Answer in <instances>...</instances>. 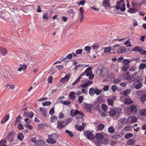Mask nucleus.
I'll return each instance as SVG.
<instances>
[{"instance_id":"nucleus-14","label":"nucleus","mask_w":146,"mask_h":146,"mask_svg":"<svg viewBox=\"0 0 146 146\" xmlns=\"http://www.w3.org/2000/svg\"><path fill=\"white\" fill-rule=\"evenodd\" d=\"M125 49L124 47L121 46L119 47L117 51V53L118 54H121L124 52L125 51Z\"/></svg>"},{"instance_id":"nucleus-9","label":"nucleus","mask_w":146,"mask_h":146,"mask_svg":"<svg viewBox=\"0 0 146 146\" xmlns=\"http://www.w3.org/2000/svg\"><path fill=\"white\" fill-rule=\"evenodd\" d=\"M102 4L103 6L106 8H107L110 6V0H104Z\"/></svg>"},{"instance_id":"nucleus-50","label":"nucleus","mask_w":146,"mask_h":146,"mask_svg":"<svg viewBox=\"0 0 146 146\" xmlns=\"http://www.w3.org/2000/svg\"><path fill=\"white\" fill-rule=\"evenodd\" d=\"M65 132L67 133L71 137H72L74 136L72 132L68 130H66L65 131Z\"/></svg>"},{"instance_id":"nucleus-15","label":"nucleus","mask_w":146,"mask_h":146,"mask_svg":"<svg viewBox=\"0 0 146 146\" xmlns=\"http://www.w3.org/2000/svg\"><path fill=\"white\" fill-rule=\"evenodd\" d=\"M131 92V90L130 89H127L126 90H124L123 93L122 92L121 93V94H123L125 96H127L129 94H130Z\"/></svg>"},{"instance_id":"nucleus-55","label":"nucleus","mask_w":146,"mask_h":146,"mask_svg":"<svg viewBox=\"0 0 146 146\" xmlns=\"http://www.w3.org/2000/svg\"><path fill=\"white\" fill-rule=\"evenodd\" d=\"M43 18L44 20H48L49 19L48 14L46 13H44L43 15Z\"/></svg>"},{"instance_id":"nucleus-34","label":"nucleus","mask_w":146,"mask_h":146,"mask_svg":"<svg viewBox=\"0 0 146 146\" xmlns=\"http://www.w3.org/2000/svg\"><path fill=\"white\" fill-rule=\"evenodd\" d=\"M111 49V46L106 47L104 49V52L106 53L109 52Z\"/></svg>"},{"instance_id":"nucleus-19","label":"nucleus","mask_w":146,"mask_h":146,"mask_svg":"<svg viewBox=\"0 0 146 146\" xmlns=\"http://www.w3.org/2000/svg\"><path fill=\"white\" fill-rule=\"evenodd\" d=\"M96 137L98 140H100L104 137V135L101 133H97L96 135Z\"/></svg>"},{"instance_id":"nucleus-47","label":"nucleus","mask_w":146,"mask_h":146,"mask_svg":"<svg viewBox=\"0 0 146 146\" xmlns=\"http://www.w3.org/2000/svg\"><path fill=\"white\" fill-rule=\"evenodd\" d=\"M140 114L142 116H146V110L145 109H143L142 110L140 111Z\"/></svg>"},{"instance_id":"nucleus-43","label":"nucleus","mask_w":146,"mask_h":146,"mask_svg":"<svg viewBox=\"0 0 146 146\" xmlns=\"http://www.w3.org/2000/svg\"><path fill=\"white\" fill-rule=\"evenodd\" d=\"M120 45L119 44H116L114 45L112 49L114 51H117Z\"/></svg>"},{"instance_id":"nucleus-58","label":"nucleus","mask_w":146,"mask_h":146,"mask_svg":"<svg viewBox=\"0 0 146 146\" xmlns=\"http://www.w3.org/2000/svg\"><path fill=\"white\" fill-rule=\"evenodd\" d=\"M51 104L50 102L46 101L45 102H44L42 103V105L44 106H49Z\"/></svg>"},{"instance_id":"nucleus-33","label":"nucleus","mask_w":146,"mask_h":146,"mask_svg":"<svg viewBox=\"0 0 146 146\" xmlns=\"http://www.w3.org/2000/svg\"><path fill=\"white\" fill-rule=\"evenodd\" d=\"M75 128L78 130L79 131H81L84 129V127L81 125L78 126L76 125L75 126Z\"/></svg>"},{"instance_id":"nucleus-8","label":"nucleus","mask_w":146,"mask_h":146,"mask_svg":"<svg viewBox=\"0 0 146 146\" xmlns=\"http://www.w3.org/2000/svg\"><path fill=\"white\" fill-rule=\"evenodd\" d=\"M23 116L25 117L32 118L34 116V113L32 111L29 112H25L23 114Z\"/></svg>"},{"instance_id":"nucleus-49","label":"nucleus","mask_w":146,"mask_h":146,"mask_svg":"<svg viewBox=\"0 0 146 146\" xmlns=\"http://www.w3.org/2000/svg\"><path fill=\"white\" fill-rule=\"evenodd\" d=\"M124 44L126 45L127 46L131 47V46L129 40H128L125 41L124 43Z\"/></svg>"},{"instance_id":"nucleus-42","label":"nucleus","mask_w":146,"mask_h":146,"mask_svg":"<svg viewBox=\"0 0 146 146\" xmlns=\"http://www.w3.org/2000/svg\"><path fill=\"white\" fill-rule=\"evenodd\" d=\"M126 120V118L125 117H123L122 118L119 119L118 120V121L120 122V123H122L123 124H125V120Z\"/></svg>"},{"instance_id":"nucleus-16","label":"nucleus","mask_w":146,"mask_h":146,"mask_svg":"<svg viewBox=\"0 0 146 146\" xmlns=\"http://www.w3.org/2000/svg\"><path fill=\"white\" fill-rule=\"evenodd\" d=\"M39 110L41 112L42 114L45 117H46L47 113L46 110L43 108H40Z\"/></svg>"},{"instance_id":"nucleus-1","label":"nucleus","mask_w":146,"mask_h":146,"mask_svg":"<svg viewBox=\"0 0 146 146\" xmlns=\"http://www.w3.org/2000/svg\"><path fill=\"white\" fill-rule=\"evenodd\" d=\"M92 68L89 67L87 68L85 72L82 73L78 77V78L72 84V85H75L80 81L81 77L86 75L87 76H89V79L90 80L92 79L94 77V75L92 74Z\"/></svg>"},{"instance_id":"nucleus-7","label":"nucleus","mask_w":146,"mask_h":146,"mask_svg":"<svg viewBox=\"0 0 146 146\" xmlns=\"http://www.w3.org/2000/svg\"><path fill=\"white\" fill-rule=\"evenodd\" d=\"M129 109L132 114H134L137 112V108L134 105H131L129 106Z\"/></svg>"},{"instance_id":"nucleus-61","label":"nucleus","mask_w":146,"mask_h":146,"mask_svg":"<svg viewBox=\"0 0 146 146\" xmlns=\"http://www.w3.org/2000/svg\"><path fill=\"white\" fill-rule=\"evenodd\" d=\"M104 127V125L103 124H100L98 127V129L100 130H102Z\"/></svg>"},{"instance_id":"nucleus-11","label":"nucleus","mask_w":146,"mask_h":146,"mask_svg":"<svg viewBox=\"0 0 146 146\" xmlns=\"http://www.w3.org/2000/svg\"><path fill=\"white\" fill-rule=\"evenodd\" d=\"M45 144L42 141H38L35 142V146H44Z\"/></svg>"},{"instance_id":"nucleus-57","label":"nucleus","mask_w":146,"mask_h":146,"mask_svg":"<svg viewBox=\"0 0 146 146\" xmlns=\"http://www.w3.org/2000/svg\"><path fill=\"white\" fill-rule=\"evenodd\" d=\"M132 134L131 133H129L126 134L125 136V137L126 139H128L129 137H132Z\"/></svg>"},{"instance_id":"nucleus-59","label":"nucleus","mask_w":146,"mask_h":146,"mask_svg":"<svg viewBox=\"0 0 146 146\" xmlns=\"http://www.w3.org/2000/svg\"><path fill=\"white\" fill-rule=\"evenodd\" d=\"M120 135L118 133H115L114 135L112 136V137L114 139H116L120 137Z\"/></svg>"},{"instance_id":"nucleus-23","label":"nucleus","mask_w":146,"mask_h":146,"mask_svg":"<svg viewBox=\"0 0 146 146\" xmlns=\"http://www.w3.org/2000/svg\"><path fill=\"white\" fill-rule=\"evenodd\" d=\"M137 10L134 8H130L128 11L127 12L130 13H135L137 11Z\"/></svg>"},{"instance_id":"nucleus-56","label":"nucleus","mask_w":146,"mask_h":146,"mask_svg":"<svg viewBox=\"0 0 146 146\" xmlns=\"http://www.w3.org/2000/svg\"><path fill=\"white\" fill-rule=\"evenodd\" d=\"M102 99V96H99L97 99V102L98 103H101Z\"/></svg>"},{"instance_id":"nucleus-20","label":"nucleus","mask_w":146,"mask_h":146,"mask_svg":"<svg viewBox=\"0 0 146 146\" xmlns=\"http://www.w3.org/2000/svg\"><path fill=\"white\" fill-rule=\"evenodd\" d=\"M140 100L141 102H144L146 100V94H143L142 95L140 98Z\"/></svg>"},{"instance_id":"nucleus-46","label":"nucleus","mask_w":146,"mask_h":146,"mask_svg":"<svg viewBox=\"0 0 146 146\" xmlns=\"http://www.w3.org/2000/svg\"><path fill=\"white\" fill-rule=\"evenodd\" d=\"M101 106L102 109L104 111H106L108 109L107 106L105 104H102Z\"/></svg>"},{"instance_id":"nucleus-31","label":"nucleus","mask_w":146,"mask_h":146,"mask_svg":"<svg viewBox=\"0 0 146 146\" xmlns=\"http://www.w3.org/2000/svg\"><path fill=\"white\" fill-rule=\"evenodd\" d=\"M60 103L64 105H65L66 106H68L71 103V102L70 101H63L62 100L60 101Z\"/></svg>"},{"instance_id":"nucleus-30","label":"nucleus","mask_w":146,"mask_h":146,"mask_svg":"<svg viewBox=\"0 0 146 146\" xmlns=\"http://www.w3.org/2000/svg\"><path fill=\"white\" fill-rule=\"evenodd\" d=\"M102 90H99L97 88H96L94 90V93L97 96L98 95L102 92Z\"/></svg>"},{"instance_id":"nucleus-52","label":"nucleus","mask_w":146,"mask_h":146,"mask_svg":"<svg viewBox=\"0 0 146 146\" xmlns=\"http://www.w3.org/2000/svg\"><path fill=\"white\" fill-rule=\"evenodd\" d=\"M114 128L111 126L109 127L108 129L109 132L111 133H113L114 132Z\"/></svg>"},{"instance_id":"nucleus-17","label":"nucleus","mask_w":146,"mask_h":146,"mask_svg":"<svg viewBox=\"0 0 146 146\" xmlns=\"http://www.w3.org/2000/svg\"><path fill=\"white\" fill-rule=\"evenodd\" d=\"M69 98L72 100H73L75 97V92L72 91L70 92L69 94Z\"/></svg>"},{"instance_id":"nucleus-26","label":"nucleus","mask_w":146,"mask_h":146,"mask_svg":"<svg viewBox=\"0 0 146 146\" xmlns=\"http://www.w3.org/2000/svg\"><path fill=\"white\" fill-rule=\"evenodd\" d=\"M116 113V111L114 109L111 110L109 112V114L111 116L113 117L115 116Z\"/></svg>"},{"instance_id":"nucleus-3","label":"nucleus","mask_w":146,"mask_h":146,"mask_svg":"<svg viewBox=\"0 0 146 146\" xmlns=\"http://www.w3.org/2000/svg\"><path fill=\"white\" fill-rule=\"evenodd\" d=\"M117 5L115 6L117 9H120L122 11H124L125 9V5L123 3H121L120 1H118L117 3Z\"/></svg>"},{"instance_id":"nucleus-48","label":"nucleus","mask_w":146,"mask_h":146,"mask_svg":"<svg viewBox=\"0 0 146 146\" xmlns=\"http://www.w3.org/2000/svg\"><path fill=\"white\" fill-rule=\"evenodd\" d=\"M131 121L134 123H135L137 121V118L134 116H132L131 117Z\"/></svg>"},{"instance_id":"nucleus-2","label":"nucleus","mask_w":146,"mask_h":146,"mask_svg":"<svg viewBox=\"0 0 146 146\" xmlns=\"http://www.w3.org/2000/svg\"><path fill=\"white\" fill-rule=\"evenodd\" d=\"M84 135L86 138L90 140H93L95 138V137L93 135L92 132L86 131L84 132Z\"/></svg>"},{"instance_id":"nucleus-32","label":"nucleus","mask_w":146,"mask_h":146,"mask_svg":"<svg viewBox=\"0 0 146 146\" xmlns=\"http://www.w3.org/2000/svg\"><path fill=\"white\" fill-rule=\"evenodd\" d=\"M137 72H134V74L133 75H132L131 76L130 75H128L126 77V79L127 80H131L132 78V76H133L135 75H136L137 74Z\"/></svg>"},{"instance_id":"nucleus-13","label":"nucleus","mask_w":146,"mask_h":146,"mask_svg":"<svg viewBox=\"0 0 146 146\" xmlns=\"http://www.w3.org/2000/svg\"><path fill=\"white\" fill-rule=\"evenodd\" d=\"M0 52L3 56L6 55L7 52V50L4 48H0Z\"/></svg>"},{"instance_id":"nucleus-35","label":"nucleus","mask_w":146,"mask_h":146,"mask_svg":"<svg viewBox=\"0 0 146 146\" xmlns=\"http://www.w3.org/2000/svg\"><path fill=\"white\" fill-rule=\"evenodd\" d=\"M24 137V136L22 133L19 134L17 136V139L21 141H22Z\"/></svg>"},{"instance_id":"nucleus-39","label":"nucleus","mask_w":146,"mask_h":146,"mask_svg":"<svg viewBox=\"0 0 146 146\" xmlns=\"http://www.w3.org/2000/svg\"><path fill=\"white\" fill-rule=\"evenodd\" d=\"M121 79L120 78H115L113 80V82L116 84H118L120 83Z\"/></svg>"},{"instance_id":"nucleus-38","label":"nucleus","mask_w":146,"mask_h":146,"mask_svg":"<svg viewBox=\"0 0 146 146\" xmlns=\"http://www.w3.org/2000/svg\"><path fill=\"white\" fill-rule=\"evenodd\" d=\"M112 69L115 72L118 71V66L117 65H113L111 66Z\"/></svg>"},{"instance_id":"nucleus-51","label":"nucleus","mask_w":146,"mask_h":146,"mask_svg":"<svg viewBox=\"0 0 146 146\" xmlns=\"http://www.w3.org/2000/svg\"><path fill=\"white\" fill-rule=\"evenodd\" d=\"M91 48L90 46H87L85 47L84 50L86 51V52L88 53H90V50Z\"/></svg>"},{"instance_id":"nucleus-21","label":"nucleus","mask_w":146,"mask_h":146,"mask_svg":"<svg viewBox=\"0 0 146 146\" xmlns=\"http://www.w3.org/2000/svg\"><path fill=\"white\" fill-rule=\"evenodd\" d=\"M9 118V115H7L1 120V124H3L5 123L8 120Z\"/></svg>"},{"instance_id":"nucleus-29","label":"nucleus","mask_w":146,"mask_h":146,"mask_svg":"<svg viewBox=\"0 0 146 146\" xmlns=\"http://www.w3.org/2000/svg\"><path fill=\"white\" fill-rule=\"evenodd\" d=\"M84 98V96H83L81 95L79 96L78 97V102L80 104L83 101V100Z\"/></svg>"},{"instance_id":"nucleus-6","label":"nucleus","mask_w":146,"mask_h":146,"mask_svg":"<svg viewBox=\"0 0 146 146\" xmlns=\"http://www.w3.org/2000/svg\"><path fill=\"white\" fill-rule=\"evenodd\" d=\"M108 141L105 139H102L100 141H96L95 143L97 146H100L102 144H106L107 143Z\"/></svg>"},{"instance_id":"nucleus-53","label":"nucleus","mask_w":146,"mask_h":146,"mask_svg":"<svg viewBox=\"0 0 146 146\" xmlns=\"http://www.w3.org/2000/svg\"><path fill=\"white\" fill-rule=\"evenodd\" d=\"M117 87L116 85H113L111 88V89L113 91V93L115 92L116 90L117 89Z\"/></svg>"},{"instance_id":"nucleus-5","label":"nucleus","mask_w":146,"mask_h":146,"mask_svg":"<svg viewBox=\"0 0 146 146\" xmlns=\"http://www.w3.org/2000/svg\"><path fill=\"white\" fill-rule=\"evenodd\" d=\"M81 115L82 116H84V114L81 113L78 110H76L74 111V110H72L70 112V115L72 117L75 116L76 115Z\"/></svg>"},{"instance_id":"nucleus-28","label":"nucleus","mask_w":146,"mask_h":146,"mask_svg":"<svg viewBox=\"0 0 146 146\" xmlns=\"http://www.w3.org/2000/svg\"><path fill=\"white\" fill-rule=\"evenodd\" d=\"M22 119V118L21 117L20 115H19L16 118V120L15 122V125H17V123H19L20 120Z\"/></svg>"},{"instance_id":"nucleus-22","label":"nucleus","mask_w":146,"mask_h":146,"mask_svg":"<svg viewBox=\"0 0 146 146\" xmlns=\"http://www.w3.org/2000/svg\"><path fill=\"white\" fill-rule=\"evenodd\" d=\"M142 86V83L141 82H139L135 86V88L136 89H139Z\"/></svg>"},{"instance_id":"nucleus-37","label":"nucleus","mask_w":146,"mask_h":146,"mask_svg":"<svg viewBox=\"0 0 146 146\" xmlns=\"http://www.w3.org/2000/svg\"><path fill=\"white\" fill-rule=\"evenodd\" d=\"M94 90L93 88H90L89 90V94L92 96H93L94 95Z\"/></svg>"},{"instance_id":"nucleus-36","label":"nucleus","mask_w":146,"mask_h":146,"mask_svg":"<svg viewBox=\"0 0 146 146\" xmlns=\"http://www.w3.org/2000/svg\"><path fill=\"white\" fill-rule=\"evenodd\" d=\"M57 117L55 115L51 117L50 122H55L57 120Z\"/></svg>"},{"instance_id":"nucleus-62","label":"nucleus","mask_w":146,"mask_h":146,"mask_svg":"<svg viewBox=\"0 0 146 146\" xmlns=\"http://www.w3.org/2000/svg\"><path fill=\"white\" fill-rule=\"evenodd\" d=\"M131 128V126L128 125L125 126L124 127V129L126 131H128Z\"/></svg>"},{"instance_id":"nucleus-45","label":"nucleus","mask_w":146,"mask_h":146,"mask_svg":"<svg viewBox=\"0 0 146 146\" xmlns=\"http://www.w3.org/2000/svg\"><path fill=\"white\" fill-rule=\"evenodd\" d=\"M125 103L126 104H129L133 103V102L128 99H126L124 101Z\"/></svg>"},{"instance_id":"nucleus-18","label":"nucleus","mask_w":146,"mask_h":146,"mask_svg":"<svg viewBox=\"0 0 146 146\" xmlns=\"http://www.w3.org/2000/svg\"><path fill=\"white\" fill-rule=\"evenodd\" d=\"M47 142L49 143L54 144L56 143V140L54 139H52L51 138H49L46 141Z\"/></svg>"},{"instance_id":"nucleus-54","label":"nucleus","mask_w":146,"mask_h":146,"mask_svg":"<svg viewBox=\"0 0 146 146\" xmlns=\"http://www.w3.org/2000/svg\"><path fill=\"white\" fill-rule=\"evenodd\" d=\"M6 142V141L5 139L1 140L0 141V146H4L5 145V143Z\"/></svg>"},{"instance_id":"nucleus-24","label":"nucleus","mask_w":146,"mask_h":146,"mask_svg":"<svg viewBox=\"0 0 146 146\" xmlns=\"http://www.w3.org/2000/svg\"><path fill=\"white\" fill-rule=\"evenodd\" d=\"M64 66L62 65H57L56 66H55V65H53V66L52 68H57L56 70H62Z\"/></svg>"},{"instance_id":"nucleus-44","label":"nucleus","mask_w":146,"mask_h":146,"mask_svg":"<svg viewBox=\"0 0 146 146\" xmlns=\"http://www.w3.org/2000/svg\"><path fill=\"white\" fill-rule=\"evenodd\" d=\"M54 137V138L57 139L58 138V136L57 134L55 133H53V134H50L48 135V137Z\"/></svg>"},{"instance_id":"nucleus-63","label":"nucleus","mask_w":146,"mask_h":146,"mask_svg":"<svg viewBox=\"0 0 146 146\" xmlns=\"http://www.w3.org/2000/svg\"><path fill=\"white\" fill-rule=\"evenodd\" d=\"M54 108H52L49 111V114L51 115H52L54 113Z\"/></svg>"},{"instance_id":"nucleus-64","label":"nucleus","mask_w":146,"mask_h":146,"mask_svg":"<svg viewBox=\"0 0 146 146\" xmlns=\"http://www.w3.org/2000/svg\"><path fill=\"white\" fill-rule=\"evenodd\" d=\"M109 85H106L104 86L103 89V90L104 91H108L109 88Z\"/></svg>"},{"instance_id":"nucleus-40","label":"nucleus","mask_w":146,"mask_h":146,"mask_svg":"<svg viewBox=\"0 0 146 146\" xmlns=\"http://www.w3.org/2000/svg\"><path fill=\"white\" fill-rule=\"evenodd\" d=\"M107 101L109 105H110L111 106H113L114 102L113 100L108 99L107 100Z\"/></svg>"},{"instance_id":"nucleus-25","label":"nucleus","mask_w":146,"mask_h":146,"mask_svg":"<svg viewBox=\"0 0 146 146\" xmlns=\"http://www.w3.org/2000/svg\"><path fill=\"white\" fill-rule=\"evenodd\" d=\"M16 133L15 132L12 131L9 132L8 134L9 137H13L16 135Z\"/></svg>"},{"instance_id":"nucleus-4","label":"nucleus","mask_w":146,"mask_h":146,"mask_svg":"<svg viewBox=\"0 0 146 146\" xmlns=\"http://www.w3.org/2000/svg\"><path fill=\"white\" fill-rule=\"evenodd\" d=\"M66 121H58L57 127L59 129L63 128L67 125L68 124V123L66 122Z\"/></svg>"},{"instance_id":"nucleus-10","label":"nucleus","mask_w":146,"mask_h":146,"mask_svg":"<svg viewBox=\"0 0 146 146\" xmlns=\"http://www.w3.org/2000/svg\"><path fill=\"white\" fill-rule=\"evenodd\" d=\"M93 83L92 81L88 80L84 84H83L80 85V86L83 88H86L91 84Z\"/></svg>"},{"instance_id":"nucleus-27","label":"nucleus","mask_w":146,"mask_h":146,"mask_svg":"<svg viewBox=\"0 0 146 146\" xmlns=\"http://www.w3.org/2000/svg\"><path fill=\"white\" fill-rule=\"evenodd\" d=\"M135 142L134 140L132 139H130L127 141V143L129 145H131L133 144Z\"/></svg>"},{"instance_id":"nucleus-60","label":"nucleus","mask_w":146,"mask_h":146,"mask_svg":"<svg viewBox=\"0 0 146 146\" xmlns=\"http://www.w3.org/2000/svg\"><path fill=\"white\" fill-rule=\"evenodd\" d=\"M141 49L138 46L135 47L133 49V50L134 51H138L139 52L140 51Z\"/></svg>"},{"instance_id":"nucleus-41","label":"nucleus","mask_w":146,"mask_h":146,"mask_svg":"<svg viewBox=\"0 0 146 146\" xmlns=\"http://www.w3.org/2000/svg\"><path fill=\"white\" fill-rule=\"evenodd\" d=\"M139 70H143L144 68H145V64L142 63L139 66Z\"/></svg>"},{"instance_id":"nucleus-12","label":"nucleus","mask_w":146,"mask_h":146,"mask_svg":"<svg viewBox=\"0 0 146 146\" xmlns=\"http://www.w3.org/2000/svg\"><path fill=\"white\" fill-rule=\"evenodd\" d=\"M70 77V75H66L64 77L62 78L60 81L62 83H64L65 82L68 81L69 80Z\"/></svg>"}]
</instances>
